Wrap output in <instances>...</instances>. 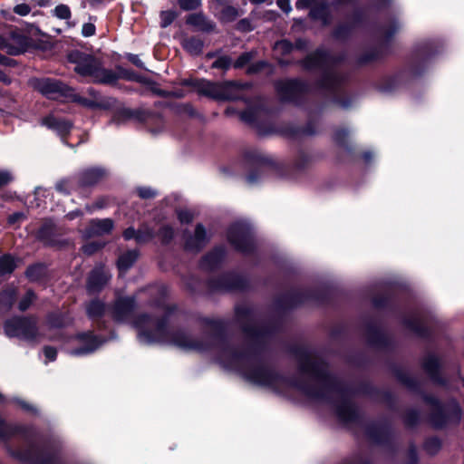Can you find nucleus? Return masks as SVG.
<instances>
[{
	"label": "nucleus",
	"mask_w": 464,
	"mask_h": 464,
	"mask_svg": "<svg viewBox=\"0 0 464 464\" xmlns=\"http://www.w3.org/2000/svg\"><path fill=\"white\" fill-rule=\"evenodd\" d=\"M219 362L225 367L240 372L250 382L277 390L285 380L269 370L247 351L224 345L219 351Z\"/></svg>",
	"instance_id": "nucleus-1"
},
{
	"label": "nucleus",
	"mask_w": 464,
	"mask_h": 464,
	"mask_svg": "<svg viewBox=\"0 0 464 464\" xmlns=\"http://www.w3.org/2000/svg\"><path fill=\"white\" fill-rule=\"evenodd\" d=\"M138 329V338L143 343H171L184 350L206 351L208 347L193 340L184 332L171 333L165 322L156 321L146 314L140 315L134 321Z\"/></svg>",
	"instance_id": "nucleus-2"
},
{
	"label": "nucleus",
	"mask_w": 464,
	"mask_h": 464,
	"mask_svg": "<svg viewBox=\"0 0 464 464\" xmlns=\"http://www.w3.org/2000/svg\"><path fill=\"white\" fill-rule=\"evenodd\" d=\"M300 375L305 382H294L292 385L309 397L324 400L337 393L322 362L304 358L300 365Z\"/></svg>",
	"instance_id": "nucleus-3"
},
{
	"label": "nucleus",
	"mask_w": 464,
	"mask_h": 464,
	"mask_svg": "<svg viewBox=\"0 0 464 464\" xmlns=\"http://www.w3.org/2000/svg\"><path fill=\"white\" fill-rule=\"evenodd\" d=\"M197 87L199 92L218 100H233L237 96L233 91L237 88L234 82L217 83L205 80L198 81Z\"/></svg>",
	"instance_id": "nucleus-4"
},
{
	"label": "nucleus",
	"mask_w": 464,
	"mask_h": 464,
	"mask_svg": "<svg viewBox=\"0 0 464 464\" xmlns=\"http://www.w3.org/2000/svg\"><path fill=\"white\" fill-rule=\"evenodd\" d=\"M5 332L10 337H22L33 339L36 336L37 329L35 321L28 318H13L6 321Z\"/></svg>",
	"instance_id": "nucleus-5"
},
{
	"label": "nucleus",
	"mask_w": 464,
	"mask_h": 464,
	"mask_svg": "<svg viewBox=\"0 0 464 464\" xmlns=\"http://www.w3.org/2000/svg\"><path fill=\"white\" fill-rule=\"evenodd\" d=\"M33 89L48 99H58L66 95V86L60 81L50 78H34L29 81Z\"/></svg>",
	"instance_id": "nucleus-6"
},
{
	"label": "nucleus",
	"mask_w": 464,
	"mask_h": 464,
	"mask_svg": "<svg viewBox=\"0 0 464 464\" xmlns=\"http://www.w3.org/2000/svg\"><path fill=\"white\" fill-rule=\"evenodd\" d=\"M27 38L17 31H10L0 35V50L16 55L23 53L27 46Z\"/></svg>",
	"instance_id": "nucleus-7"
},
{
	"label": "nucleus",
	"mask_w": 464,
	"mask_h": 464,
	"mask_svg": "<svg viewBox=\"0 0 464 464\" xmlns=\"http://www.w3.org/2000/svg\"><path fill=\"white\" fill-rule=\"evenodd\" d=\"M69 58L76 64L74 70L79 74L93 77V74L97 73L99 61L92 55L75 51L69 55Z\"/></svg>",
	"instance_id": "nucleus-8"
},
{
	"label": "nucleus",
	"mask_w": 464,
	"mask_h": 464,
	"mask_svg": "<svg viewBox=\"0 0 464 464\" xmlns=\"http://www.w3.org/2000/svg\"><path fill=\"white\" fill-rule=\"evenodd\" d=\"M228 240L237 249L241 251H247L251 244L249 234L241 225L231 227L228 231Z\"/></svg>",
	"instance_id": "nucleus-9"
},
{
	"label": "nucleus",
	"mask_w": 464,
	"mask_h": 464,
	"mask_svg": "<svg viewBox=\"0 0 464 464\" xmlns=\"http://www.w3.org/2000/svg\"><path fill=\"white\" fill-rule=\"evenodd\" d=\"M231 0H215L218 10V18L223 23L235 21L241 12L230 5Z\"/></svg>",
	"instance_id": "nucleus-10"
},
{
	"label": "nucleus",
	"mask_w": 464,
	"mask_h": 464,
	"mask_svg": "<svg viewBox=\"0 0 464 464\" xmlns=\"http://www.w3.org/2000/svg\"><path fill=\"white\" fill-rule=\"evenodd\" d=\"M135 307V300L132 297L119 298L114 305L113 316L117 321L129 320Z\"/></svg>",
	"instance_id": "nucleus-11"
},
{
	"label": "nucleus",
	"mask_w": 464,
	"mask_h": 464,
	"mask_svg": "<svg viewBox=\"0 0 464 464\" xmlns=\"http://www.w3.org/2000/svg\"><path fill=\"white\" fill-rule=\"evenodd\" d=\"M109 276L103 266L95 267L88 278L87 288L90 292L100 291L108 282Z\"/></svg>",
	"instance_id": "nucleus-12"
},
{
	"label": "nucleus",
	"mask_w": 464,
	"mask_h": 464,
	"mask_svg": "<svg viewBox=\"0 0 464 464\" xmlns=\"http://www.w3.org/2000/svg\"><path fill=\"white\" fill-rule=\"evenodd\" d=\"M82 347L72 350L71 352L73 355L87 354L96 350L102 343V342L94 338L91 334H82L77 337Z\"/></svg>",
	"instance_id": "nucleus-13"
},
{
	"label": "nucleus",
	"mask_w": 464,
	"mask_h": 464,
	"mask_svg": "<svg viewBox=\"0 0 464 464\" xmlns=\"http://www.w3.org/2000/svg\"><path fill=\"white\" fill-rule=\"evenodd\" d=\"M113 227L112 220L110 218L92 219L90 221L89 228L86 231L87 237L103 236L109 234Z\"/></svg>",
	"instance_id": "nucleus-14"
},
{
	"label": "nucleus",
	"mask_w": 464,
	"mask_h": 464,
	"mask_svg": "<svg viewBox=\"0 0 464 464\" xmlns=\"http://www.w3.org/2000/svg\"><path fill=\"white\" fill-rule=\"evenodd\" d=\"M187 23L203 32L214 31L216 24L209 20L203 13L191 14L187 18Z\"/></svg>",
	"instance_id": "nucleus-15"
},
{
	"label": "nucleus",
	"mask_w": 464,
	"mask_h": 464,
	"mask_svg": "<svg viewBox=\"0 0 464 464\" xmlns=\"http://www.w3.org/2000/svg\"><path fill=\"white\" fill-rule=\"evenodd\" d=\"M42 123L47 128L55 130L60 136L69 133L72 124L69 121L49 115L42 120Z\"/></svg>",
	"instance_id": "nucleus-16"
},
{
	"label": "nucleus",
	"mask_w": 464,
	"mask_h": 464,
	"mask_svg": "<svg viewBox=\"0 0 464 464\" xmlns=\"http://www.w3.org/2000/svg\"><path fill=\"white\" fill-rule=\"evenodd\" d=\"M278 89L283 99L292 100L303 89V85L298 81H288L280 83Z\"/></svg>",
	"instance_id": "nucleus-17"
},
{
	"label": "nucleus",
	"mask_w": 464,
	"mask_h": 464,
	"mask_svg": "<svg viewBox=\"0 0 464 464\" xmlns=\"http://www.w3.org/2000/svg\"><path fill=\"white\" fill-rule=\"evenodd\" d=\"M105 175V171L99 168L88 169L81 174L80 182L83 186L95 184Z\"/></svg>",
	"instance_id": "nucleus-18"
},
{
	"label": "nucleus",
	"mask_w": 464,
	"mask_h": 464,
	"mask_svg": "<svg viewBox=\"0 0 464 464\" xmlns=\"http://www.w3.org/2000/svg\"><path fill=\"white\" fill-rule=\"evenodd\" d=\"M208 237L204 227L198 225L193 237L187 240L186 246L191 250L199 249L207 242Z\"/></svg>",
	"instance_id": "nucleus-19"
},
{
	"label": "nucleus",
	"mask_w": 464,
	"mask_h": 464,
	"mask_svg": "<svg viewBox=\"0 0 464 464\" xmlns=\"http://www.w3.org/2000/svg\"><path fill=\"white\" fill-rule=\"evenodd\" d=\"M92 78H94L95 81L103 83H112L116 82L120 78V76L119 74L111 70L102 68L101 63L99 62L97 73H94Z\"/></svg>",
	"instance_id": "nucleus-20"
},
{
	"label": "nucleus",
	"mask_w": 464,
	"mask_h": 464,
	"mask_svg": "<svg viewBox=\"0 0 464 464\" xmlns=\"http://www.w3.org/2000/svg\"><path fill=\"white\" fill-rule=\"evenodd\" d=\"M336 413L340 419L343 420L348 421L353 419V410L350 401L346 399H342L335 405Z\"/></svg>",
	"instance_id": "nucleus-21"
},
{
	"label": "nucleus",
	"mask_w": 464,
	"mask_h": 464,
	"mask_svg": "<svg viewBox=\"0 0 464 464\" xmlns=\"http://www.w3.org/2000/svg\"><path fill=\"white\" fill-rule=\"evenodd\" d=\"M138 253L135 250L122 254L118 259V267L121 273L127 271L137 260Z\"/></svg>",
	"instance_id": "nucleus-22"
},
{
	"label": "nucleus",
	"mask_w": 464,
	"mask_h": 464,
	"mask_svg": "<svg viewBox=\"0 0 464 464\" xmlns=\"http://www.w3.org/2000/svg\"><path fill=\"white\" fill-rule=\"evenodd\" d=\"M104 311V304L98 299H93L86 304V313L88 316L92 319L101 317L103 314Z\"/></svg>",
	"instance_id": "nucleus-23"
},
{
	"label": "nucleus",
	"mask_w": 464,
	"mask_h": 464,
	"mask_svg": "<svg viewBox=\"0 0 464 464\" xmlns=\"http://www.w3.org/2000/svg\"><path fill=\"white\" fill-rule=\"evenodd\" d=\"M327 62V55L324 52L318 51L309 55L305 60V66L307 68L321 67Z\"/></svg>",
	"instance_id": "nucleus-24"
},
{
	"label": "nucleus",
	"mask_w": 464,
	"mask_h": 464,
	"mask_svg": "<svg viewBox=\"0 0 464 464\" xmlns=\"http://www.w3.org/2000/svg\"><path fill=\"white\" fill-rule=\"evenodd\" d=\"M183 47L192 54H198L202 51L203 43L196 37L186 38L183 41Z\"/></svg>",
	"instance_id": "nucleus-25"
},
{
	"label": "nucleus",
	"mask_w": 464,
	"mask_h": 464,
	"mask_svg": "<svg viewBox=\"0 0 464 464\" xmlns=\"http://www.w3.org/2000/svg\"><path fill=\"white\" fill-rule=\"evenodd\" d=\"M223 256L224 251L222 248L215 249L212 253L205 257L203 266L211 269L219 262Z\"/></svg>",
	"instance_id": "nucleus-26"
},
{
	"label": "nucleus",
	"mask_w": 464,
	"mask_h": 464,
	"mask_svg": "<svg viewBox=\"0 0 464 464\" xmlns=\"http://www.w3.org/2000/svg\"><path fill=\"white\" fill-rule=\"evenodd\" d=\"M53 231V225L52 222H46L38 231V237L44 240L46 244H53L50 238L51 234Z\"/></svg>",
	"instance_id": "nucleus-27"
},
{
	"label": "nucleus",
	"mask_w": 464,
	"mask_h": 464,
	"mask_svg": "<svg viewBox=\"0 0 464 464\" xmlns=\"http://www.w3.org/2000/svg\"><path fill=\"white\" fill-rule=\"evenodd\" d=\"M14 269V259L9 256L0 257V275L9 274Z\"/></svg>",
	"instance_id": "nucleus-28"
},
{
	"label": "nucleus",
	"mask_w": 464,
	"mask_h": 464,
	"mask_svg": "<svg viewBox=\"0 0 464 464\" xmlns=\"http://www.w3.org/2000/svg\"><path fill=\"white\" fill-rule=\"evenodd\" d=\"M423 366L429 374L434 376L439 368V361L433 355L428 356L424 361Z\"/></svg>",
	"instance_id": "nucleus-29"
},
{
	"label": "nucleus",
	"mask_w": 464,
	"mask_h": 464,
	"mask_svg": "<svg viewBox=\"0 0 464 464\" xmlns=\"http://www.w3.org/2000/svg\"><path fill=\"white\" fill-rule=\"evenodd\" d=\"M52 12L58 19L68 20L71 18V10L66 5H58Z\"/></svg>",
	"instance_id": "nucleus-30"
},
{
	"label": "nucleus",
	"mask_w": 464,
	"mask_h": 464,
	"mask_svg": "<svg viewBox=\"0 0 464 464\" xmlns=\"http://www.w3.org/2000/svg\"><path fill=\"white\" fill-rule=\"evenodd\" d=\"M153 231L149 227H144L137 231L136 241L138 243L146 242L153 237Z\"/></svg>",
	"instance_id": "nucleus-31"
},
{
	"label": "nucleus",
	"mask_w": 464,
	"mask_h": 464,
	"mask_svg": "<svg viewBox=\"0 0 464 464\" xmlns=\"http://www.w3.org/2000/svg\"><path fill=\"white\" fill-rule=\"evenodd\" d=\"M180 8L186 11L195 10L201 5V0H178Z\"/></svg>",
	"instance_id": "nucleus-32"
},
{
	"label": "nucleus",
	"mask_w": 464,
	"mask_h": 464,
	"mask_svg": "<svg viewBox=\"0 0 464 464\" xmlns=\"http://www.w3.org/2000/svg\"><path fill=\"white\" fill-rule=\"evenodd\" d=\"M44 274V267L40 265L33 266L26 271L27 276L31 280H37Z\"/></svg>",
	"instance_id": "nucleus-33"
},
{
	"label": "nucleus",
	"mask_w": 464,
	"mask_h": 464,
	"mask_svg": "<svg viewBox=\"0 0 464 464\" xmlns=\"http://www.w3.org/2000/svg\"><path fill=\"white\" fill-rule=\"evenodd\" d=\"M34 299V293L31 291H27L25 295L19 302V309L21 311H25L31 305Z\"/></svg>",
	"instance_id": "nucleus-34"
},
{
	"label": "nucleus",
	"mask_w": 464,
	"mask_h": 464,
	"mask_svg": "<svg viewBox=\"0 0 464 464\" xmlns=\"http://www.w3.org/2000/svg\"><path fill=\"white\" fill-rule=\"evenodd\" d=\"M292 48V44L285 40L279 41L275 44V51L282 54L290 53Z\"/></svg>",
	"instance_id": "nucleus-35"
},
{
	"label": "nucleus",
	"mask_w": 464,
	"mask_h": 464,
	"mask_svg": "<svg viewBox=\"0 0 464 464\" xmlns=\"http://www.w3.org/2000/svg\"><path fill=\"white\" fill-rule=\"evenodd\" d=\"M310 14L314 19L322 20L323 23H326V8L325 6H321L320 8H313L310 12Z\"/></svg>",
	"instance_id": "nucleus-36"
},
{
	"label": "nucleus",
	"mask_w": 464,
	"mask_h": 464,
	"mask_svg": "<svg viewBox=\"0 0 464 464\" xmlns=\"http://www.w3.org/2000/svg\"><path fill=\"white\" fill-rule=\"evenodd\" d=\"M55 188L62 194H68L72 188V184L70 180L63 179L56 183Z\"/></svg>",
	"instance_id": "nucleus-37"
},
{
	"label": "nucleus",
	"mask_w": 464,
	"mask_h": 464,
	"mask_svg": "<svg viewBox=\"0 0 464 464\" xmlns=\"http://www.w3.org/2000/svg\"><path fill=\"white\" fill-rule=\"evenodd\" d=\"M16 295L14 289H8L2 294L1 301L5 302L7 305H12Z\"/></svg>",
	"instance_id": "nucleus-38"
},
{
	"label": "nucleus",
	"mask_w": 464,
	"mask_h": 464,
	"mask_svg": "<svg viewBox=\"0 0 464 464\" xmlns=\"http://www.w3.org/2000/svg\"><path fill=\"white\" fill-rule=\"evenodd\" d=\"M174 232L169 226H164L160 230V237L163 242H169L173 237Z\"/></svg>",
	"instance_id": "nucleus-39"
},
{
	"label": "nucleus",
	"mask_w": 464,
	"mask_h": 464,
	"mask_svg": "<svg viewBox=\"0 0 464 464\" xmlns=\"http://www.w3.org/2000/svg\"><path fill=\"white\" fill-rule=\"evenodd\" d=\"M251 59H252V53H245L237 58V60L235 62L234 66L236 68H241V67L245 66L247 63H249Z\"/></svg>",
	"instance_id": "nucleus-40"
},
{
	"label": "nucleus",
	"mask_w": 464,
	"mask_h": 464,
	"mask_svg": "<svg viewBox=\"0 0 464 464\" xmlns=\"http://www.w3.org/2000/svg\"><path fill=\"white\" fill-rule=\"evenodd\" d=\"M137 192L141 198H152L157 195V192L150 188H139Z\"/></svg>",
	"instance_id": "nucleus-41"
},
{
	"label": "nucleus",
	"mask_w": 464,
	"mask_h": 464,
	"mask_svg": "<svg viewBox=\"0 0 464 464\" xmlns=\"http://www.w3.org/2000/svg\"><path fill=\"white\" fill-rule=\"evenodd\" d=\"M175 19V14L173 12H162L161 13V26L167 27L169 25L173 20Z\"/></svg>",
	"instance_id": "nucleus-42"
},
{
	"label": "nucleus",
	"mask_w": 464,
	"mask_h": 464,
	"mask_svg": "<svg viewBox=\"0 0 464 464\" xmlns=\"http://www.w3.org/2000/svg\"><path fill=\"white\" fill-rule=\"evenodd\" d=\"M230 65V59L224 56L220 57L213 63L214 68L227 69Z\"/></svg>",
	"instance_id": "nucleus-43"
},
{
	"label": "nucleus",
	"mask_w": 464,
	"mask_h": 464,
	"mask_svg": "<svg viewBox=\"0 0 464 464\" xmlns=\"http://www.w3.org/2000/svg\"><path fill=\"white\" fill-rule=\"evenodd\" d=\"M14 12L19 15L24 16L31 12V7L26 4H20L14 6Z\"/></svg>",
	"instance_id": "nucleus-44"
},
{
	"label": "nucleus",
	"mask_w": 464,
	"mask_h": 464,
	"mask_svg": "<svg viewBox=\"0 0 464 464\" xmlns=\"http://www.w3.org/2000/svg\"><path fill=\"white\" fill-rule=\"evenodd\" d=\"M82 34L85 37L92 36L95 34V26L92 24L87 23L82 25Z\"/></svg>",
	"instance_id": "nucleus-45"
},
{
	"label": "nucleus",
	"mask_w": 464,
	"mask_h": 464,
	"mask_svg": "<svg viewBox=\"0 0 464 464\" xmlns=\"http://www.w3.org/2000/svg\"><path fill=\"white\" fill-rule=\"evenodd\" d=\"M178 217L181 223H189L193 218L192 214L188 210H180Z\"/></svg>",
	"instance_id": "nucleus-46"
},
{
	"label": "nucleus",
	"mask_w": 464,
	"mask_h": 464,
	"mask_svg": "<svg viewBox=\"0 0 464 464\" xmlns=\"http://www.w3.org/2000/svg\"><path fill=\"white\" fill-rule=\"evenodd\" d=\"M11 434V428L0 419V438L4 439Z\"/></svg>",
	"instance_id": "nucleus-47"
},
{
	"label": "nucleus",
	"mask_w": 464,
	"mask_h": 464,
	"mask_svg": "<svg viewBox=\"0 0 464 464\" xmlns=\"http://www.w3.org/2000/svg\"><path fill=\"white\" fill-rule=\"evenodd\" d=\"M101 247V245L96 243H90L82 246L85 254L92 255Z\"/></svg>",
	"instance_id": "nucleus-48"
},
{
	"label": "nucleus",
	"mask_w": 464,
	"mask_h": 464,
	"mask_svg": "<svg viewBox=\"0 0 464 464\" xmlns=\"http://www.w3.org/2000/svg\"><path fill=\"white\" fill-rule=\"evenodd\" d=\"M24 214L22 213V212H16V213H14L13 215H11L9 218H8V222L10 224H16L18 222H20L21 220L24 219Z\"/></svg>",
	"instance_id": "nucleus-49"
},
{
	"label": "nucleus",
	"mask_w": 464,
	"mask_h": 464,
	"mask_svg": "<svg viewBox=\"0 0 464 464\" xmlns=\"http://www.w3.org/2000/svg\"><path fill=\"white\" fill-rule=\"evenodd\" d=\"M12 179V175L8 171H0V188L6 185Z\"/></svg>",
	"instance_id": "nucleus-50"
},
{
	"label": "nucleus",
	"mask_w": 464,
	"mask_h": 464,
	"mask_svg": "<svg viewBox=\"0 0 464 464\" xmlns=\"http://www.w3.org/2000/svg\"><path fill=\"white\" fill-rule=\"evenodd\" d=\"M78 101L82 105L90 107V108H96V107L101 106V104L98 102L92 101V100H88L86 98H80Z\"/></svg>",
	"instance_id": "nucleus-51"
},
{
	"label": "nucleus",
	"mask_w": 464,
	"mask_h": 464,
	"mask_svg": "<svg viewBox=\"0 0 464 464\" xmlns=\"http://www.w3.org/2000/svg\"><path fill=\"white\" fill-rule=\"evenodd\" d=\"M237 27L240 31H250V30H252V26H251L249 21L246 20V19L240 20L237 23Z\"/></svg>",
	"instance_id": "nucleus-52"
},
{
	"label": "nucleus",
	"mask_w": 464,
	"mask_h": 464,
	"mask_svg": "<svg viewBox=\"0 0 464 464\" xmlns=\"http://www.w3.org/2000/svg\"><path fill=\"white\" fill-rule=\"evenodd\" d=\"M46 359L49 361H54L56 358V350L52 347H45L44 350Z\"/></svg>",
	"instance_id": "nucleus-53"
},
{
	"label": "nucleus",
	"mask_w": 464,
	"mask_h": 464,
	"mask_svg": "<svg viewBox=\"0 0 464 464\" xmlns=\"http://www.w3.org/2000/svg\"><path fill=\"white\" fill-rule=\"evenodd\" d=\"M277 5L285 13H289L291 10V5L289 0H277Z\"/></svg>",
	"instance_id": "nucleus-54"
},
{
	"label": "nucleus",
	"mask_w": 464,
	"mask_h": 464,
	"mask_svg": "<svg viewBox=\"0 0 464 464\" xmlns=\"http://www.w3.org/2000/svg\"><path fill=\"white\" fill-rule=\"evenodd\" d=\"M336 81V76L333 72H328L325 76L324 85L325 87H330L334 82Z\"/></svg>",
	"instance_id": "nucleus-55"
},
{
	"label": "nucleus",
	"mask_w": 464,
	"mask_h": 464,
	"mask_svg": "<svg viewBox=\"0 0 464 464\" xmlns=\"http://www.w3.org/2000/svg\"><path fill=\"white\" fill-rule=\"evenodd\" d=\"M347 134L348 133L345 130H337L334 134V139L336 140V141L342 143V142H343Z\"/></svg>",
	"instance_id": "nucleus-56"
},
{
	"label": "nucleus",
	"mask_w": 464,
	"mask_h": 464,
	"mask_svg": "<svg viewBox=\"0 0 464 464\" xmlns=\"http://www.w3.org/2000/svg\"><path fill=\"white\" fill-rule=\"evenodd\" d=\"M136 235H137V231H135L134 228H132V227L127 228L123 233V237L127 240L131 239V238L136 239Z\"/></svg>",
	"instance_id": "nucleus-57"
},
{
	"label": "nucleus",
	"mask_w": 464,
	"mask_h": 464,
	"mask_svg": "<svg viewBox=\"0 0 464 464\" xmlns=\"http://www.w3.org/2000/svg\"><path fill=\"white\" fill-rule=\"evenodd\" d=\"M119 76L122 77V78H125L127 80H131V81H133V80H137L138 81L139 80L137 78V76L133 72H125V71H122V70L120 71Z\"/></svg>",
	"instance_id": "nucleus-58"
},
{
	"label": "nucleus",
	"mask_w": 464,
	"mask_h": 464,
	"mask_svg": "<svg viewBox=\"0 0 464 464\" xmlns=\"http://www.w3.org/2000/svg\"><path fill=\"white\" fill-rule=\"evenodd\" d=\"M128 58H129V61L130 63H132L133 64H135L136 66L143 68V63L140 61V59L138 57V55L129 54Z\"/></svg>",
	"instance_id": "nucleus-59"
},
{
	"label": "nucleus",
	"mask_w": 464,
	"mask_h": 464,
	"mask_svg": "<svg viewBox=\"0 0 464 464\" xmlns=\"http://www.w3.org/2000/svg\"><path fill=\"white\" fill-rule=\"evenodd\" d=\"M311 0H297L295 5L298 9L306 8L310 5Z\"/></svg>",
	"instance_id": "nucleus-60"
},
{
	"label": "nucleus",
	"mask_w": 464,
	"mask_h": 464,
	"mask_svg": "<svg viewBox=\"0 0 464 464\" xmlns=\"http://www.w3.org/2000/svg\"><path fill=\"white\" fill-rule=\"evenodd\" d=\"M0 82H3L6 84H9L11 82L10 79L2 71H0Z\"/></svg>",
	"instance_id": "nucleus-61"
},
{
	"label": "nucleus",
	"mask_w": 464,
	"mask_h": 464,
	"mask_svg": "<svg viewBox=\"0 0 464 464\" xmlns=\"http://www.w3.org/2000/svg\"><path fill=\"white\" fill-rule=\"evenodd\" d=\"M80 211H73V212H71L69 214L66 215V218L68 219H73L75 218L76 217H78L80 215Z\"/></svg>",
	"instance_id": "nucleus-62"
},
{
	"label": "nucleus",
	"mask_w": 464,
	"mask_h": 464,
	"mask_svg": "<svg viewBox=\"0 0 464 464\" xmlns=\"http://www.w3.org/2000/svg\"><path fill=\"white\" fill-rule=\"evenodd\" d=\"M121 114H122V116H123V117H125V118H130V117H131V112H130V111H129V110H124V111H121Z\"/></svg>",
	"instance_id": "nucleus-63"
},
{
	"label": "nucleus",
	"mask_w": 464,
	"mask_h": 464,
	"mask_svg": "<svg viewBox=\"0 0 464 464\" xmlns=\"http://www.w3.org/2000/svg\"><path fill=\"white\" fill-rule=\"evenodd\" d=\"M25 459L27 460H30V461H34V462H37L38 464H44L41 461H39L38 459H35L34 457L32 456H27V457H24Z\"/></svg>",
	"instance_id": "nucleus-64"
}]
</instances>
